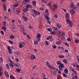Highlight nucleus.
I'll return each mask as SVG.
<instances>
[{"instance_id": "obj_56", "label": "nucleus", "mask_w": 79, "mask_h": 79, "mask_svg": "<svg viewBox=\"0 0 79 79\" xmlns=\"http://www.w3.org/2000/svg\"><path fill=\"white\" fill-rule=\"evenodd\" d=\"M59 48H60V49H61V50H63L64 49V48L63 47H59Z\"/></svg>"}, {"instance_id": "obj_50", "label": "nucleus", "mask_w": 79, "mask_h": 79, "mask_svg": "<svg viewBox=\"0 0 79 79\" xmlns=\"http://www.w3.org/2000/svg\"><path fill=\"white\" fill-rule=\"evenodd\" d=\"M9 42L10 44H13V42L11 40H9Z\"/></svg>"}, {"instance_id": "obj_37", "label": "nucleus", "mask_w": 79, "mask_h": 79, "mask_svg": "<svg viewBox=\"0 0 79 79\" xmlns=\"http://www.w3.org/2000/svg\"><path fill=\"white\" fill-rule=\"evenodd\" d=\"M59 57L60 58H64V56L63 55L61 56H59Z\"/></svg>"}, {"instance_id": "obj_44", "label": "nucleus", "mask_w": 79, "mask_h": 79, "mask_svg": "<svg viewBox=\"0 0 79 79\" xmlns=\"http://www.w3.org/2000/svg\"><path fill=\"white\" fill-rule=\"evenodd\" d=\"M35 45H37L38 44V42L37 41H35L34 42Z\"/></svg>"}, {"instance_id": "obj_13", "label": "nucleus", "mask_w": 79, "mask_h": 79, "mask_svg": "<svg viewBox=\"0 0 79 79\" xmlns=\"http://www.w3.org/2000/svg\"><path fill=\"white\" fill-rule=\"evenodd\" d=\"M4 75H5V76L7 77H9V74H8V72H7L6 71H5L4 72Z\"/></svg>"}, {"instance_id": "obj_18", "label": "nucleus", "mask_w": 79, "mask_h": 79, "mask_svg": "<svg viewBox=\"0 0 79 79\" xmlns=\"http://www.w3.org/2000/svg\"><path fill=\"white\" fill-rule=\"evenodd\" d=\"M52 29L54 30V31H56L57 32H58L59 30H58V28L57 27H53L52 28Z\"/></svg>"}, {"instance_id": "obj_33", "label": "nucleus", "mask_w": 79, "mask_h": 79, "mask_svg": "<svg viewBox=\"0 0 79 79\" xmlns=\"http://www.w3.org/2000/svg\"><path fill=\"white\" fill-rule=\"evenodd\" d=\"M78 77L77 75H75L73 77V78H72V79H77Z\"/></svg>"}, {"instance_id": "obj_30", "label": "nucleus", "mask_w": 79, "mask_h": 79, "mask_svg": "<svg viewBox=\"0 0 79 79\" xmlns=\"http://www.w3.org/2000/svg\"><path fill=\"white\" fill-rule=\"evenodd\" d=\"M50 41H53V38L52 37V36L50 35Z\"/></svg>"}, {"instance_id": "obj_8", "label": "nucleus", "mask_w": 79, "mask_h": 79, "mask_svg": "<svg viewBox=\"0 0 79 79\" xmlns=\"http://www.w3.org/2000/svg\"><path fill=\"white\" fill-rule=\"evenodd\" d=\"M35 56L32 54H31L30 57V59L31 60H34L36 58Z\"/></svg>"}, {"instance_id": "obj_62", "label": "nucleus", "mask_w": 79, "mask_h": 79, "mask_svg": "<svg viewBox=\"0 0 79 79\" xmlns=\"http://www.w3.org/2000/svg\"><path fill=\"white\" fill-rule=\"evenodd\" d=\"M3 24L4 25V26H5V24H6V22L4 21V22H3Z\"/></svg>"}, {"instance_id": "obj_53", "label": "nucleus", "mask_w": 79, "mask_h": 79, "mask_svg": "<svg viewBox=\"0 0 79 79\" xmlns=\"http://www.w3.org/2000/svg\"><path fill=\"white\" fill-rule=\"evenodd\" d=\"M62 35L64 36L65 35V33H64V32H62Z\"/></svg>"}, {"instance_id": "obj_46", "label": "nucleus", "mask_w": 79, "mask_h": 79, "mask_svg": "<svg viewBox=\"0 0 79 79\" xmlns=\"http://www.w3.org/2000/svg\"><path fill=\"white\" fill-rule=\"evenodd\" d=\"M9 61L10 63H13V62H14L13 61V60H11V59H10V58H9Z\"/></svg>"}, {"instance_id": "obj_19", "label": "nucleus", "mask_w": 79, "mask_h": 79, "mask_svg": "<svg viewBox=\"0 0 79 79\" xmlns=\"http://www.w3.org/2000/svg\"><path fill=\"white\" fill-rule=\"evenodd\" d=\"M70 69L71 70V71H73V73H74L75 74H76V75H77V72L75 71V70H74V69H73V68H70Z\"/></svg>"}, {"instance_id": "obj_58", "label": "nucleus", "mask_w": 79, "mask_h": 79, "mask_svg": "<svg viewBox=\"0 0 79 79\" xmlns=\"http://www.w3.org/2000/svg\"><path fill=\"white\" fill-rule=\"evenodd\" d=\"M56 47H57L56 46V45H54L53 46V48H56Z\"/></svg>"}, {"instance_id": "obj_11", "label": "nucleus", "mask_w": 79, "mask_h": 79, "mask_svg": "<svg viewBox=\"0 0 79 79\" xmlns=\"http://www.w3.org/2000/svg\"><path fill=\"white\" fill-rule=\"evenodd\" d=\"M29 2V0H23V2L22 3L23 5H26L27 3Z\"/></svg>"}, {"instance_id": "obj_55", "label": "nucleus", "mask_w": 79, "mask_h": 79, "mask_svg": "<svg viewBox=\"0 0 79 79\" xmlns=\"http://www.w3.org/2000/svg\"><path fill=\"white\" fill-rule=\"evenodd\" d=\"M40 10H41V11H43V10H44V8H43L42 7H40Z\"/></svg>"}, {"instance_id": "obj_14", "label": "nucleus", "mask_w": 79, "mask_h": 79, "mask_svg": "<svg viewBox=\"0 0 79 79\" xmlns=\"http://www.w3.org/2000/svg\"><path fill=\"white\" fill-rule=\"evenodd\" d=\"M23 12H24V13H26L27 11H29V9H28V8L26 7V8L25 9L23 8Z\"/></svg>"}, {"instance_id": "obj_22", "label": "nucleus", "mask_w": 79, "mask_h": 79, "mask_svg": "<svg viewBox=\"0 0 79 79\" xmlns=\"http://www.w3.org/2000/svg\"><path fill=\"white\" fill-rule=\"evenodd\" d=\"M23 47H24V46L22 44H19V47L20 48H23Z\"/></svg>"}, {"instance_id": "obj_51", "label": "nucleus", "mask_w": 79, "mask_h": 79, "mask_svg": "<svg viewBox=\"0 0 79 79\" xmlns=\"http://www.w3.org/2000/svg\"><path fill=\"white\" fill-rule=\"evenodd\" d=\"M56 44L57 45H60V44H61V42L59 41H58L56 42Z\"/></svg>"}, {"instance_id": "obj_59", "label": "nucleus", "mask_w": 79, "mask_h": 79, "mask_svg": "<svg viewBox=\"0 0 79 79\" xmlns=\"http://www.w3.org/2000/svg\"><path fill=\"white\" fill-rule=\"evenodd\" d=\"M67 40H68V41H71V39L69 38H68L67 39Z\"/></svg>"}, {"instance_id": "obj_36", "label": "nucleus", "mask_w": 79, "mask_h": 79, "mask_svg": "<svg viewBox=\"0 0 79 79\" xmlns=\"http://www.w3.org/2000/svg\"><path fill=\"white\" fill-rule=\"evenodd\" d=\"M64 72L66 74L68 73V70L67 69H65L64 70Z\"/></svg>"}, {"instance_id": "obj_23", "label": "nucleus", "mask_w": 79, "mask_h": 79, "mask_svg": "<svg viewBox=\"0 0 79 79\" xmlns=\"http://www.w3.org/2000/svg\"><path fill=\"white\" fill-rule=\"evenodd\" d=\"M69 26L70 27H73V22L70 21L69 23Z\"/></svg>"}, {"instance_id": "obj_49", "label": "nucleus", "mask_w": 79, "mask_h": 79, "mask_svg": "<svg viewBox=\"0 0 79 79\" xmlns=\"http://www.w3.org/2000/svg\"><path fill=\"white\" fill-rule=\"evenodd\" d=\"M28 27L29 29H32L33 27H32V26L30 25Z\"/></svg>"}, {"instance_id": "obj_43", "label": "nucleus", "mask_w": 79, "mask_h": 79, "mask_svg": "<svg viewBox=\"0 0 79 79\" xmlns=\"http://www.w3.org/2000/svg\"><path fill=\"white\" fill-rule=\"evenodd\" d=\"M63 61L64 62V63H65L66 64H67L68 63V62H67L66 60V59H64L63 60Z\"/></svg>"}, {"instance_id": "obj_20", "label": "nucleus", "mask_w": 79, "mask_h": 79, "mask_svg": "<svg viewBox=\"0 0 79 79\" xmlns=\"http://www.w3.org/2000/svg\"><path fill=\"white\" fill-rule=\"evenodd\" d=\"M44 44L45 45H46L47 46H48V45H49V43H48V41H45L44 42Z\"/></svg>"}, {"instance_id": "obj_42", "label": "nucleus", "mask_w": 79, "mask_h": 79, "mask_svg": "<svg viewBox=\"0 0 79 79\" xmlns=\"http://www.w3.org/2000/svg\"><path fill=\"white\" fill-rule=\"evenodd\" d=\"M79 40H75V42L76 43V44H78L79 43Z\"/></svg>"}, {"instance_id": "obj_10", "label": "nucleus", "mask_w": 79, "mask_h": 79, "mask_svg": "<svg viewBox=\"0 0 79 79\" xmlns=\"http://www.w3.org/2000/svg\"><path fill=\"white\" fill-rule=\"evenodd\" d=\"M13 11H14L15 13H17V12H18V8H16V7H13Z\"/></svg>"}, {"instance_id": "obj_2", "label": "nucleus", "mask_w": 79, "mask_h": 79, "mask_svg": "<svg viewBox=\"0 0 79 79\" xmlns=\"http://www.w3.org/2000/svg\"><path fill=\"white\" fill-rule=\"evenodd\" d=\"M70 8H73L74 9V10L73 9H71L70 10V12L71 14H72V15H74L75 13V11L74 10H76L77 9L76 7V6H74L73 5H70Z\"/></svg>"}, {"instance_id": "obj_5", "label": "nucleus", "mask_w": 79, "mask_h": 79, "mask_svg": "<svg viewBox=\"0 0 79 79\" xmlns=\"http://www.w3.org/2000/svg\"><path fill=\"white\" fill-rule=\"evenodd\" d=\"M64 67V64L62 63L59 65L58 66L59 69L60 70V71L63 70V68Z\"/></svg>"}, {"instance_id": "obj_57", "label": "nucleus", "mask_w": 79, "mask_h": 79, "mask_svg": "<svg viewBox=\"0 0 79 79\" xmlns=\"http://www.w3.org/2000/svg\"><path fill=\"white\" fill-rule=\"evenodd\" d=\"M46 39L47 40H50V36H49L46 38Z\"/></svg>"}, {"instance_id": "obj_52", "label": "nucleus", "mask_w": 79, "mask_h": 79, "mask_svg": "<svg viewBox=\"0 0 79 79\" xmlns=\"http://www.w3.org/2000/svg\"><path fill=\"white\" fill-rule=\"evenodd\" d=\"M55 31H52L51 33V34H52V35H55V33L54 32Z\"/></svg>"}, {"instance_id": "obj_17", "label": "nucleus", "mask_w": 79, "mask_h": 79, "mask_svg": "<svg viewBox=\"0 0 79 79\" xmlns=\"http://www.w3.org/2000/svg\"><path fill=\"white\" fill-rule=\"evenodd\" d=\"M3 6L4 8V11H6L7 9H6V5L5 4H3Z\"/></svg>"}, {"instance_id": "obj_61", "label": "nucleus", "mask_w": 79, "mask_h": 79, "mask_svg": "<svg viewBox=\"0 0 79 79\" xmlns=\"http://www.w3.org/2000/svg\"><path fill=\"white\" fill-rule=\"evenodd\" d=\"M27 36L28 39H31V38H30V36H29V35H27Z\"/></svg>"}, {"instance_id": "obj_63", "label": "nucleus", "mask_w": 79, "mask_h": 79, "mask_svg": "<svg viewBox=\"0 0 79 79\" xmlns=\"http://www.w3.org/2000/svg\"><path fill=\"white\" fill-rule=\"evenodd\" d=\"M21 12L19 10V9H18V10H17V13H19Z\"/></svg>"}, {"instance_id": "obj_60", "label": "nucleus", "mask_w": 79, "mask_h": 79, "mask_svg": "<svg viewBox=\"0 0 79 79\" xmlns=\"http://www.w3.org/2000/svg\"><path fill=\"white\" fill-rule=\"evenodd\" d=\"M3 61V59L2 57H0V62H2Z\"/></svg>"}, {"instance_id": "obj_54", "label": "nucleus", "mask_w": 79, "mask_h": 79, "mask_svg": "<svg viewBox=\"0 0 79 79\" xmlns=\"http://www.w3.org/2000/svg\"><path fill=\"white\" fill-rule=\"evenodd\" d=\"M63 76L64 77H66L67 76L66 75V74H65V73H63Z\"/></svg>"}, {"instance_id": "obj_12", "label": "nucleus", "mask_w": 79, "mask_h": 79, "mask_svg": "<svg viewBox=\"0 0 79 79\" xmlns=\"http://www.w3.org/2000/svg\"><path fill=\"white\" fill-rule=\"evenodd\" d=\"M14 65H15V63L14 62H10L9 64V66H10L11 68H13V67H14Z\"/></svg>"}, {"instance_id": "obj_32", "label": "nucleus", "mask_w": 79, "mask_h": 79, "mask_svg": "<svg viewBox=\"0 0 79 79\" xmlns=\"http://www.w3.org/2000/svg\"><path fill=\"white\" fill-rule=\"evenodd\" d=\"M46 64L48 68L50 67V64H49V63H48V61L47 62H46Z\"/></svg>"}, {"instance_id": "obj_25", "label": "nucleus", "mask_w": 79, "mask_h": 79, "mask_svg": "<svg viewBox=\"0 0 79 79\" xmlns=\"http://www.w3.org/2000/svg\"><path fill=\"white\" fill-rule=\"evenodd\" d=\"M2 29L4 30V31H6V27H5L4 26H3L2 27Z\"/></svg>"}, {"instance_id": "obj_7", "label": "nucleus", "mask_w": 79, "mask_h": 79, "mask_svg": "<svg viewBox=\"0 0 79 79\" xmlns=\"http://www.w3.org/2000/svg\"><path fill=\"white\" fill-rule=\"evenodd\" d=\"M7 49L9 51V54H11L12 53V50L11 49V47L10 46L7 47Z\"/></svg>"}, {"instance_id": "obj_27", "label": "nucleus", "mask_w": 79, "mask_h": 79, "mask_svg": "<svg viewBox=\"0 0 79 79\" xmlns=\"http://www.w3.org/2000/svg\"><path fill=\"white\" fill-rule=\"evenodd\" d=\"M56 26L59 28V29L61 28V25L59 23H56Z\"/></svg>"}, {"instance_id": "obj_45", "label": "nucleus", "mask_w": 79, "mask_h": 79, "mask_svg": "<svg viewBox=\"0 0 79 79\" xmlns=\"http://www.w3.org/2000/svg\"><path fill=\"white\" fill-rule=\"evenodd\" d=\"M11 21L12 23H14L16 22V20H15V19H12Z\"/></svg>"}, {"instance_id": "obj_38", "label": "nucleus", "mask_w": 79, "mask_h": 79, "mask_svg": "<svg viewBox=\"0 0 79 79\" xmlns=\"http://www.w3.org/2000/svg\"><path fill=\"white\" fill-rule=\"evenodd\" d=\"M41 1L43 3H45V4H47V2L45 0H41Z\"/></svg>"}, {"instance_id": "obj_31", "label": "nucleus", "mask_w": 79, "mask_h": 79, "mask_svg": "<svg viewBox=\"0 0 79 79\" xmlns=\"http://www.w3.org/2000/svg\"><path fill=\"white\" fill-rule=\"evenodd\" d=\"M3 70V67L0 65V71H2Z\"/></svg>"}, {"instance_id": "obj_21", "label": "nucleus", "mask_w": 79, "mask_h": 79, "mask_svg": "<svg viewBox=\"0 0 79 79\" xmlns=\"http://www.w3.org/2000/svg\"><path fill=\"white\" fill-rule=\"evenodd\" d=\"M65 18H69V15L68 13H65Z\"/></svg>"}, {"instance_id": "obj_26", "label": "nucleus", "mask_w": 79, "mask_h": 79, "mask_svg": "<svg viewBox=\"0 0 79 79\" xmlns=\"http://www.w3.org/2000/svg\"><path fill=\"white\" fill-rule=\"evenodd\" d=\"M56 64H57L58 65H60L61 64V62L60 61H58L56 62Z\"/></svg>"}, {"instance_id": "obj_35", "label": "nucleus", "mask_w": 79, "mask_h": 79, "mask_svg": "<svg viewBox=\"0 0 79 79\" xmlns=\"http://www.w3.org/2000/svg\"><path fill=\"white\" fill-rule=\"evenodd\" d=\"M58 15L57 14H55L54 18H56V19L57 18H58Z\"/></svg>"}, {"instance_id": "obj_34", "label": "nucleus", "mask_w": 79, "mask_h": 79, "mask_svg": "<svg viewBox=\"0 0 79 79\" xmlns=\"http://www.w3.org/2000/svg\"><path fill=\"white\" fill-rule=\"evenodd\" d=\"M10 77L11 79H15V77H14V76H13V75L12 74H11L10 75Z\"/></svg>"}, {"instance_id": "obj_1", "label": "nucleus", "mask_w": 79, "mask_h": 79, "mask_svg": "<svg viewBox=\"0 0 79 79\" xmlns=\"http://www.w3.org/2000/svg\"><path fill=\"white\" fill-rule=\"evenodd\" d=\"M45 14L47 15H45V18L46 19V20H47V22L48 23V24H50V18L48 16H49V14L48 13V10L47 9H46L45 11Z\"/></svg>"}, {"instance_id": "obj_4", "label": "nucleus", "mask_w": 79, "mask_h": 79, "mask_svg": "<svg viewBox=\"0 0 79 79\" xmlns=\"http://www.w3.org/2000/svg\"><path fill=\"white\" fill-rule=\"evenodd\" d=\"M41 35L40 34H38L36 35V40L38 42L40 41V37H41Z\"/></svg>"}, {"instance_id": "obj_64", "label": "nucleus", "mask_w": 79, "mask_h": 79, "mask_svg": "<svg viewBox=\"0 0 79 79\" xmlns=\"http://www.w3.org/2000/svg\"><path fill=\"white\" fill-rule=\"evenodd\" d=\"M1 33H2V34L3 35L4 34V32H3V31H1Z\"/></svg>"}, {"instance_id": "obj_6", "label": "nucleus", "mask_w": 79, "mask_h": 79, "mask_svg": "<svg viewBox=\"0 0 79 79\" xmlns=\"http://www.w3.org/2000/svg\"><path fill=\"white\" fill-rule=\"evenodd\" d=\"M53 6L51 7V9L52 10H56L58 8V5H57L54 4Z\"/></svg>"}, {"instance_id": "obj_39", "label": "nucleus", "mask_w": 79, "mask_h": 79, "mask_svg": "<svg viewBox=\"0 0 79 79\" xmlns=\"http://www.w3.org/2000/svg\"><path fill=\"white\" fill-rule=\"evenodd\" d=\"M15 38V36L14 35H12L10 36V39H14Z\"/></svg>"}, {"instance_id": "obj_48", "label": "nucleus", "mask_w": 79, "mask_h": 79, "mask_svg": "<svg viewBox=\"0 0 79 79\" xmlns=\"http://www.w3.org/2000/svg\"><path fill=\"white\" fill-rule=\"evenodd\" d=\"M32 4L33 5H36V2L35 1H33L32 2Z\"/></svg>"}, {"instance_id": "obj_24", "label": "nucleus", "mask_w": 79, "mask_h": 79, "mask_svg": "<svg viewBox=\"0 0 79 79\" xmlns=\"http://www.w3.org/2000/svg\"><path fill=\"white\" fill-rule=\"evenodd\" d=\"M50 69H52V70H55V68L53 67L51 65H50Z\"/></svg>"}, {"instance_id": "obj_15", "label": "nucleus", "mask_w": 79, "mask_h": 79, "mask_svg": "<svg viewBox=\"0 0 79 79\" xmlns=\"http://www.w3.org/2000/svg\"><path fill=\"white\" fill-rule=\"evenodd\" d=\"M22 18L25 21H28V19L25 16H22Z\"/></svg>"}, {"instance_id": "obj_47", "label": "nucleus", "mask_w": 79, "mask_h": 79, "mask_svg": "<svg viewBox=\"0 0 79 79\" xmlns=\"http://www.w3.org/2000/svg\"><path fill=\"white\" fill-rule=\"evenodd\" d=\"M15 61H17V62H18L19 61V60L18 58H15Z\"/></svg>"}, {"instance_id": "obj_3", "label": "nucleus", "mask_w": 79, "mask_h": 79, "mask_svg": "<svg viewBox=\"0 0 79 79\" xmlns=\"http://www.w3.org/2000/svg\"><path fill=\"white\" fill-rule=\"evenodd\" d=\"M35 16V17L38 15H40V13L39 12V11H37V10L33 9L32 10Z\"/></svg>"}, {"instance_id": "obj_40", "label": "nucleus", "mask_w": 79, "mask_h": 79, "mask_svg": "<svg viewBox=\"0 0 79 79\" xmlns=\"http://www.w3.org/2000/svg\"><path fill=\"white\" fill-rule=\"evenodd\" d=\"M16 71H17V72H18V73H20V71H21V69H16Z\"/></svg>"}, {"instance_id": "obj_16", "label": "nucleus", "mask_w": 79, "mask_h": 79, "mask_svg": "<svg viewBox=\"0 0 79 79\" xmlns=\"http://www.w3.org/2000/svg\"><path fill=\"white\" fill-rule=\"evenodd\" d=\"M26 7H27V8H32V6L30 4H27L26 5Z\"/></svg>"}, {"instance_id": "obj_9", "label": "nucleus", "mask_w": 79, "mask_h": 79, "mask_svg": "<svg viewBox=\"0 0 79 79\" xmlns=\"http://www.w3.org/2000/svg\"><path fill=\"white\" fill-rule=\"evenodd\" d=\"M19 5V2H16L13 6V7L15 8V7H18Z\"/></svg>"}, {"instance_id": "obj_29", "label": "nucleus", "mask_w": 79, "mask_h": 79, "mask_svg": "<svg viewBox=\"0 0 79 79\" xmlns=\"http://www.w3.org/2000/svg\"><path fill=\"white\" fill-rule=\"evenodd\" d=\"M66 21L67 23H69L71 21H70V20L69 19H66Z\"/></svg>"}, {"instance_id": "obj_41", "label": "nucleus", "mask_w": 79, "mask_h": 79, "mask_svg": "<svg viewBox=\"0 0 79 79\" xmlns=\"http://www.w3.org/2000/svg\"><path fill=\"white\" fill-rule=\"evenodd\" d=\"M21 31H24V32L25 31V30H24V27H21Z\"/></svg>"}, {"instance_id": "obj_28", "label": "nucleus", "mask_w": 79, "mask_h": 79, "mask_svg": "<svg viewBox=\"0 0 79 79\" xmlns=\"http://www.w3.org/2000/svg\"><path fill=\"white\" fill-rule=\"evenodd\" d=\"M6 67L7 69L9 70L10 69V67H9V65H8V64H6Z\"/></svg>"}]
</instances>
